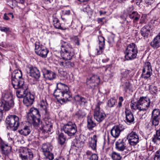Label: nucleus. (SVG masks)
<instances>
[{
  "instance_id": "7ed1b4c3",
  "label": "nucleus",
  "mask_w": 160,
  "mask_h": 160,
  "mask_svg": "<svg viewBox=\"0 0 160 160\" xmlns=\"http://www.w3.org/2000/svg\"><path fill=\"white\" fill-rule=\"evenodd\" d=\"M150 104V99L146 97H142L137 102L133 100L131 102L130 107L132 109H138L139 111L138 114L141 118H144L146 111L149 107Z\"/></svg>"
},
{
  "instance_id": "ea45409f",
  "label": "nucleus",
  "mask_w": 160,
  "mask_h": 160,
  "mask_svg": "<svg viewBox=\"0 0 160 160\" xmlns=\"http://www.w3.org/2000/svg\"><path fill=\"white\" fill-rule=\"evenodd\" d=\"M48 52V51L45 48V49L43 48L41 51L40 52V53H39L37 54L42 58H45L46 57Z\"/></svg>"
},
{
  "instance_id": "2eb2a0df",
  "label": "nucleus",
  "mask_w": 160,
  "mask_h": 160,
  "mask_svg": "<svg viewBox=\"0 0 160 160\" xmlns=\"http://www.w3.org/2000/svg\"><path fill=\"white\" fill-rule=\"evenodd\" d=\"M93 116L94 119L99 122H102L106 117L105 113L103 111L99 110L98 107L95 108Z\"/></svg>"
},
{
  "instance_id": "864d4df0",
  "label": "nucleus",
  "mask_w": 160,
  "mask_h": 160,
  "mask_svg": "<svg viewBox=\"0 0 160 160\" xmlns=\"http://www.w3.org/2000/svg\"><path fill=\"white\" fill-rule=\"evenodd\" d=\"M64 14L69 15L70 14V11L69 10L62 11Z\"/></svg>"
},
{
  "instance_id": "9b49d317",
  "label": "nucleus",
  "mask_w": 160,
  "mask_h": 160,
  "mask_svg": "<svg viewBox=\"0 0 160 160\" xmlns=\"http://www.w3.org/2000/svg\"><path fill=\"white\" fill-rule=\"evenodd\" d=\"M100 82L99 77L96 75L92 76L87 79V84L91 88L94 89Z\"/></svg>"
},
{
  "instance_id": "bb28decb",
  "label": "nucleus",
  "mask_w": 160,
  "mask_h": 160,
  "mask_svg": "<svg viewBox=\"0 0 160 160\" xmlns=\"http://www.w3.org/2000/svg\"><path fill=\"white\" fill-rule=\"evenodd\" d=\"M85 138H86V137L83 135H80L79 139L77 141L74 143L75 146L78 148L82 147L84 146L85 141Z\"/></svg>"
},
{
  "instance_id": "6e6d98bb",
  "label": "nucleus",
  "mask_w": 160,
  "mask_h": 160,
  "mask_svg": "<svg viewBox=\"0 0 160 160\" xmlns=\"http://www.w3.org/2000/svg\"><path fill=\"white\" fill-rule=\"evenodd\" d=\"M3 18L5 20H9V18L8 15L7 14L5 13L4 14Z\"/></svg>"
},
{
  "instance_id": "79ce46f5",
  "label": "nucleus",
  "mask_w": 160,
  "mask_h": 160,
  "mask_svg": "<svg viewBox=\"0 0 160 160\" xmlns=\"http://www.w3.org/2000/svg\"><path fill=\"white\" fill-rule=\"evenodd\" d=\"M86 114L81 110H79L76 113V116L78 118H83L86 115Z\"/></svg>"
},
{
  "instance_id": "4468645a",
  "label": "nucleus",
  "mask_w": 160,
  "mask_h": 160,
  "mask_svg": "<svg viewBox=\"0 0 160 160\" xmlns=\"http://www.w3.org/2000/svg\"><path fill=\"white\" fill-rule=\"evenodd\" d=\"M68 90L69 88L67 85L61 82L58 83L57 89L54 90L53 93L54 95L55 96L58 94V95L61 96V93L68 91Z\"/></svg>"
},
{
  "instance_id": "09e8293b",
  "label": "nucleus",
  "mask_w": 160,
  "mask_h": 160,
  "mask_svg": "<svg viewBox=\"0 0 160 160\" xmlns=\"http://www.w3.org/2000/svg\"><path fill=\"white\" fill-rule=\"evenodd\" d=\"M0 30L2 32H7L9 30V28L5 27H1Z\"/></svg>"
},
{
  "instance_id": "a19ab883",
  "label": "nucleus",
  "mask_w": 160,
  "mask_h": 160,
  "mask_svg": "<svg viewBox=\"0 0 160 160\" xmlns=\"http://www.w3.org/2000/svg\"><path fill=\"white\" fill-rule=\"evenodd\" d=\"M44 154L46 158L49 160H52L54 159L53 154L51 152H45Z\"/></svg>"
},
{
  "instance_id": "e433bc0d",
  "label": "nucleus",
  "mask_w": 160,
  "mask_h": 160,
  "mask_svg": "<svg viewBox=\"0 0 160 160\" xmlns=\"http://www.w3.org/2000/svg\"><path fill=\"white\" fill-rule=\"evenodd\" d=\"M1 149L2 151V153L5 155H7L10 152V148L8 146L4 143L2 146L1 147Z\"/></svg>"
},
{
  "instance_id": "0e129e2a",
  "label": "nucleus",
  "mask_w": 160,
  "mask_h": 160,
  "mask_svg": "<svg viewBox=\"0 0 160 160\" xmlns=\"http://www.w3.org/2000/svg\"><path fill=\"white\" fill-rule=\"evenodd\" d=\"M89 9V7L87 6L86 7L83 8V10L84 12H87V10Z\"/></svg>"
},
{
  "instance_id": "cd10ccee",
  "label": "nucleus",
  "mask_w": 160,
  "mask_h": 160,
  "mask_svg": "<svg viewBox=\"0 0 160 160\" xmlns=\"http://www.w3.org/2000/svg\"><path fill=\"white\" fill-rule=\"evenodd\" d=\"M97 139V137L96 135L91 137V140L89 142V144L90 147L93 150L96 149Z\"/></svg>"
},
{
  "instance_id": "4d7b16f0",
  "label": "nucleus",
  "mask_w": 160,
  "mask_h": 160,
  "mask_svg": "<svg viewBox=\"0 0 160 160\" xmlns=\"http://www.w3.org/2000/svg\"><path fill=\"white\" fill-rule=\"evenodd\" d=\"M146 3L148 4H151L154 0H145Z\"/></svg>"
},
{
  "instance_id": "f03ea898",
  "label": "nucleus",
  "mask_w": 160,
  "mask_h": 160,
  "mask_svg": "<svg viewBox=\"0 0 160 160\" xmlns=\"http://www.w3.org/2000/svg\"><path fill=\"white\" fill-rule=\"evenodd\" d=\"M61 54L62 59L58 61V65L60 67L66 68H71L74 66V63L66 60H70L74 55V51L71 44L68 42L63 40L60 42Z\"/></svg>"
},
{
  "instance_id": "72a5a7b5",
  "label": "nucleus",
  "mask_w": 160,
  "mask_h": 160,
  "mask_svg": "<svg viewBox=\"0 0 160 160\" xmlns=\"http://www.w3.org/2000/svg\"><path fill=\"white\" fill-rule=\"evenodd\" d=\"M152 141L155 143L157 144L160 142V130L156 131V134L152 138Z\"/></svg>"
},
{
  "instance_id": "aec40b11",
  "label": "nucleus",
  "mask_w": 160,
  "mask_h": 160,
  "mask_svg": "<svg viewBox=\"0 0 160 160\" xmlns=\"http://www.w3.org/2000/svg\"><path fill=\"white\" fill-rule=\"evenodd\" d=\"M42 71L44 78L47 79L52 80L56 77V73L51 71L43 68L42 70Z\"/></svg>"
},
{
  "instance_id": "20e7f679",
  "label": "nucleus",
  "mask_w": 160,
  "mask_h": 160,
  "mask_svg": "<svg viewBox=\"0 0 160 160\" xmlns=\"http://www.w3.org/2000/svg\"><path fill=\"white\" fill-rule=\"evenodd\" d=\"M138 51L137 46L134 43L129 44L125 51L124 58L127 60H132L137 57Z\"/></svg>"
},
{
  "instance_id": "39448f33",
  "label": "nucleus",
  "mask_w": 160,
  "mask_h": 160,
  "mask_svg": "<svg viewBox=\"0 0 160 160\" xmlns=\"http://www.w3.org/2000/svg\"><path fill=\"white\" fill-rule=\"evenodd\" d=\"M22 74L20 70H16L14 71L12 75V84L15 89H17L19 86L24 84V80L22 78Z\"/></svg>"
},
{
  "instance_id": "58836bf2",
  "label": "nucleus",
  "mask_w": 160,
  "mask_h": 160,
  "mask_svg": "<svg viewBox=\"0 0 160 160\" xmlns=\"http://www.w3.org/2000/svg\"><path fill=\"white\" fill-rule=\"evenodd\" d=\"M111 157L113 160H120L121 159L120 154L115 152H112Z\"/></svg>"
},
{
  "instance_id": "338daca9",
  "label": "nucleus",
  "mask_w": 160,
  "mask_h": 160,
  "mask_svg": "<svg viewBox=\"0 0 160 160\" xmlns=\"http://www.w3.org/2000/svg\"><path fill=\"white\" fill-rule=\"evenodd\" d=\"M99 12L100 13V16L102 15V14H105L106 13V12L104 11V12H103L101 11H99Z\"/></svg>"
},
{
  "instance_id": "de8ad7c7",
  "label": "nucleus",
  "mask_w": 160,
  "mask_h": 160,
  "mask_svg": "<svg viewBox=\"0 0 160 160\" xmlns=\"http://www.w3.org/2000/svg\"><path fill=\"white\" fill-rule=\"evenodd\" d=\"M90 160H98V157L96 154H92L89 158Z\"/></svg>"
},
{
  "instance_id": "c03bdc74",
  "label": "nucleus",
  "mask_w": 160,
  "mask_h": 160,
  "mask_svg": "<svg viewBox=\"0 0 160 160\" xmlns=\"http://www.w3.org/2000/svg\"><path fill=\"white\" fill-rule=\"evenodd\" d=\"M154 160H160V150L156 152L154 158Z\"/></svg>"
},
{
  "instance_id": "a18cd8bd",
  "label": "nucleus",
  "mask_w": 160,
  "mask_h": 160,
  "mask_svg": "<svg viewBox=\"0 0 160 160\" xmlns=\"http://www.w3.org/2000/svg\"><path fill=\"white\" fill-rule=\"evenodd\" d=\"M122 86H123L125 91H127L128 89H129L130 84L128 82H126Z\"/></svg>"
},
{
  "instance_id": "8fccbe9b",
  "label": "nucleus",
  "mask_w": 160,
  "mask_h": 160,
  "mask_svg": "<svg viewBox=\"0 0 160 160\" xmlns=\"http://www.w3.org/2000/svg\"><path fill=\"white\" fill-rule=\"evenodd\" d=\"M1 104H0V122L2 119L3 116V110L2 109V107H1L2 106Z\"/></svg>"
},
{
  "instance_id": "c85d7f7f",
  "label": "nucleus",
  "mask_w": 160,
  "mask_h": 160,
  "mask_svg": "<svg viewBox=\"0 0 160 160\" xmlns=\"http://www.w3.org/2000/svg\"><path fill=\"white\" fill-rule=\"evenodd\" d=\"M53 148V146L48 143H44L42 146V149L44 153L51 152Z\"/></svg>"
},
{
  "instance_id": "5701e85b",
  "label": "nucleus",
  "mask_w": 160,
  "mask_h": 160,
  "mask_svg": "<svg viewBox=\"0 0 160 160\" xmlns=\"http://www.w3.org/2000/svg\"><path fill=\"white\" fill-rule=\"evenodd\" d=\"M2 109L5 111H8L12 108L14 105V102H2L0 100Z\"/></svg>"
},
{
  "instance_id": "f257e3e1",
  "label": "nucleus",
  "mask_w": 160,
  "mask_h": 160,
  "mask_svg": "<svg viewBox=\"0 0 160 160\" xmlns=\"http://www.w3.org/2000/svg\"><path fill=\"white\" fill-rule=\"evenodd\" d=\"M41 110L44 112L43 122L41 121L40 115L38 110L32 108L27 116L28 122L32 123L34 126L39 128L43 133H49L53 129L52 120L48 111V104L46 98L42 99L39 103Z\"/></svg>"
},
{
  "instance_id": "49530a36",
  "label": "nucleus",
  "mask_w": 160,
  "mask_h": 160,
  "mask_svg": "<svg viewBox=\"0 0 160 160\" xmlns=\"http://www.w3.org/2000/svg\"><path fill=\"white\" fill-rule=\"evenodd\" d=\"M54 25L55 27L57 29L61 30H65L66 29L65 28H63L61 26L59 22L54 23Z\"/></svg>"
},
{
  "instance_id": "412c9836",
  "label": "nucleus",
  "mask_w": 160,
  "mask_h": 160,
  "mask_svg": "<svg viewBox=\"0 0 160 160\" xmlns=\"http://www.w3.org/2000/svg\"><path fill=\"white\" fill-rule=\"evenodd\" d=\"M30 75L36 79L38 80L40 77V73L39 70L36 67L29 68Z\"/></svg>"
},
{
  "instance_id": "9d476101",
  "label": "nucleus",
  "mask_w": 160,
  "mask_h": 160,
  "mask_svg": "<svg viewBox=\"0 0 160 160\" xmlns=\"http://www.w3.org/2000/svg\"><path fill=\"white\" fill-rule=\"evenodd\" d=\"M19 155L22 160H32L33 157L32 152L27 148L23 149L20 152Z\"/></svg>"
},
{
  "instance_id": "7c9ffc66",
  "label": "nucleus",
  "mask_w": 160,
  "mask_h": 160,
  "mask_svg": "<svg viewBox=\"0 0 160 160\" xmlns=\"http://www.w3.org/2000/svg\"><path fill=\"white\" fill-rule=\"evenodd\" d=\"M87 127L89 130H92L96 125V123L94 122L93 119L91 117L88 116L87 117Z\"/></svg>"
},
{
  "instance_id": "3c124183",
  "label": "nucleus",
  "mask_w": 160,
  "mask_h": 160,
  "mask_svg": "<svg viewBox=\"0 0 160 160\" xmlns=\"http://www.w3.org/2000/svg\"><path fill=\"white\" fill-rule=\"evenodd\" d=\"M149 88L150 90H151L152 92L154 93H155L156 92H157V87L156 86H153L151 88L149 86Z\"/></svg>"
},
{
  "instance_id": "b1692460",
  "label": "nucleus",
  "mask_w": 160,
  "mask_h": 160,
  "mask_svg": "<svg viewBox=\"0 0 160 160\" xmlns=\"http://www.w3.org/2000/svg\"><path fill=\"white\" fill-rule=\"evenodd\" d=\"M125 113L126 114V122L128 124L133 122L134 120V118L130 110L126 109Z\"/></svg>"
},
{
  "instance_id": "f704fd0d",
  "label": "nucleus",
  "mask_w": 160,
  "mask_h": 160,
  "mask_svg": "<svg viewBox=\"0 0 160 160\" xmlns=\"http://www.w3.org/2000/svg\"><path fill=\"white\" fill-rule=\"evenodd\" d=\"M129 17L130 18L133 19V22H135L139 20L140 16L137 12H133L131 14H129Z\"/></svg>"
},
{
  "instance_id": "f3484780",
  "label": "nucleus",
  "mask_w": 160,
  "mask_h": 160,
  "mask_svg": "<svg viewBox=\"0 0 160 160\" xmlns=\"http://www.w3.org/2000/svg\"><path fill=\"white\" fill-rule=\"evenodd\" d=\"M19 86H18L19 87L17 89H20L17 91L16 95L19 98H24L26 93L28 92V87L25 84H23L22 85H20Z\"/></svg>"
},
{
  "instance_id": "dca6fc26",
  "label": "nucleus",
  "mask_w": 160,
  "mask_h": 160,
  "mask_svg": "<svg viewBox=\"0 0 160 160\" xmlns=\"http://www.w3.org/2000/svg\"><path fill=\"white\" fill-rule=\"evenodd\" d=\"M61 96L58 95V94L54 96L57 99H61L64 102L70 101L72 99V94L69 90L63 92L61 93Z\"/></svg>"
},
{
  "instance_id": "ddd939ff",
  "label": "nucleus",
  "mask_w": 160,
  "mask_h": 160,
  "mask_svg": "<svg viewBox=\"0 0 160 160\" xmlns=\"http://www.w3.org/2000/svg\"><path fill=\"white\" fill-rule=\"evenodd\" d=\"M124 128V126L122 124L115 125L111 130V134L113 137L117 138L119 136L121 132L123 130Z\"/></svg>"
},
{
  "instance_id": "a878e982",
  "label": "nucleus",
  "mask_w": 160,
  "mask_h": 160,
  "mask_svg": "<svg viewBox=\"0 0 160 160\" xmlns=\"http://www.w3.org/2000/svg\"><path fill=\"white\" fill-rule=\"evenodd\" d=\"M151 45L153 48H156L160 47V32L151 42Z\"/></svg>"
},
{
  "instance_id": "4c0bfd02",
  "label": "nucleus",
  "mask_w": 160,
  "mask_h": 160,
  "mask_svg": "<svg viewBox=\"0 0 160 160\" xmlns=\"http://www.w3.org/2000/svg\"><path fill=\"white\" fill-rule=\"evenodd\" d=\"M58 143L62 145H63L66 141V138L64 137L63 134L60 133L58 136Z\"/></svg>"
},
{
  "instance_id": "69168bd1",
  "label": "nucleus",
  "mask_w": 160,
  "mask_h": 160,
  "mask_svg": "<svg viewBox=\"0 0 160 160\" xmlns=\"http://www.w3.org/2000/svg\"><path fill=\"white\" fill-rule=\"evenodd\" d=\"M103 68L105 69V71H107V70L110 71V68L109 67H104Z\"/></svg>"
},
{
  "instance_id": "37998d69",
  "label": "nucleus",
  "mask_w": 160,
  "mask_h": 160,
  "mask_svg": "<svg viewBox=\"0 0 160 160\" xmlns=\"http://www.w3.org/2000/svg\"><path fill=\"white\" fill-rule=\"evenodd\" d=\"M116 102V101L115 99L111 98L108 100L107 104L109 107H113Z\"/></svg>"
},
{
  "instance_id": "c9c22d12",
  "label": "nucleus",
  "mask_w": 160,
  "mask_h": 160,
  "mask_svg": "<svg viewBox=\"0 0 160 160\" xmlns=\"http://www.w3.org/2000/svg\"><path fill=\"white\" fill-rule=\"evenodd\" d=\"M45 47L38 42H36L35 44V52L37 54Z\"/></svg>"
},
{
  "instance_id": "bf43d9fd",
  "label": "nucleus",
  "mask_w": 160,
  "mask_h": 160,
  "mask_svg": "<svg viewBox=\"0 0 160 160\" xmlns=\"http://www.w3.org/2000/svg\"><path fill=\"white\" fill-rule=\"evenodd\" d=\"M102 103V102H100V101L98 102V103L97 105L96 108H97V107H98L99 108V109L100 110V106Z\"/></svg>"
},
{
  "instance_id": "6ab92c4d",
  "label": "nucleus",
  "mask_w": 160,
  "mask_h": 160,
  "mask_svg": "<svg viewBox=\"0 0 160 160\" xmlns=\"http://www.w3.org/2000/svg\"><path fill=\"white\" fill-rule=\"evenodd\" d=\"M98 46L96 48L97 54L99 55L101 54L103 52V50L104 48L105 39L102 36H99L98 37Z\"/></svg>"
},
{
  "instance_id": "774afa93",
  "label": "nucleus",
  "mask_w": 160,
  "mask_h": 160,
  "mask_svg": "<svg viewBox=\"0 0 160 160\" xmlns=\"http://www.w3.org/2000/svg\"><path fill=\"white\" fill-rule=\"evenodd\" d=\"M54 160H64V158H63L59 157L58 158H57Z\"/></svg>"
},
{
  "instance_id": "6e6552de",
  "label": "nucleus",
  "mask_w": 160,
  "mask_h": 160,
  "mask_svg": "<svg viewBox=\"0 0 160 160\" xmlns=\"http://www.w3.org/2000/svg\"><path fill=\"white\" fill-rule=\"evenodd\" d=\"M160 121V110L158 109H154L152 113L150 121L152 125L155 126H158Z\"/></svg>"
},
{
  "instance_id": "c756f323",
  "label": "nucleus",
  "mask_w": 160,
  "mask_h": 160,
  "mask_svg": "<svg viewBox=\"0 0 160 160\" xmlns=\"http://www.w3.org/2000/svg\"><path fill=\"white\" fill-rule=\"evenodd\" d=\"M18 132L21 135L26 136L30 133L31 130L29 127L25 126L22 129L19 130Z\"/></svg>"
},
{
  "instance_id": "4be33fe9",
  "label": "nucleus",
  "mask_w": 160,
  "mask_h": 160,
  "mask_svg": "<svg viewBox=\"0 0 160 160\" xmlns=\"http://www.w3.org/2000/svg\"><path fill=\"white\" fill-rule=\"evenodd\" d=\"M116 149L120 151H122L126 148V145L124 139H119L115 142Z\"/></svg>"
},
{
  "instance_id": "0eeeda50",
  "label": "nucleus",
  "mask_w": 160,
  "mask_h": 160,
  "mask_svg": "<svg viewBox=\"0 0 160 160\" xmlns=\"http://www.w3.org/2000/svg\"><path fill=\"white\" fill-rule=\"evenodd\" d=\"M63 129L64 132L69 136L74 135L77 132L76 124L71 122H69L64 125Z\"/></svg>"
},
{
  "instance_id": "2f4dec72",
  "label": "nucleus",
  "mask_w": 160,
  "mask_h": 160,
  "mask_svg": "<svg viewBox=\"0 0 160 160\" xmlns=\"http://www.w3.org/2000/svg\"><path fill=\"white\" fill-rule=\"evenodd\" d=\"M74 99L79 104H84L87 102V101L86 98L77 95L74 97Z\"/></svg>"
},
{
  "instance_id": "423d86ee",
  "label": "nucleus",
  "mask_w": 160,
  "mask_h": 160,
  "mask_svg": "<svg viewBox=\"0 0 160 160\" xmlns=\"http://www.w3.org/2000/svg\"><path fill=\"white\" fill-rule=\"evenodd\" d=\"M6 123L12 128L13 131H16L19 126L20 122L19 118L15 115L8 116L6 119Z\"/></svg>"
},
{
  "instance_id": "a211bd4d",
  "label": "nucleus",
  "mask_w": 160,
  "mask_h": 160,
  "mask_svg": "<svg viewBox=\"0 0 160 160\" xmlns=\"http://www.w3.org/2000/svg\"><path fill=\"white\" fill-rule=\"evenodd\" d=\"M34 99V95L28 92L23 98V103L27 106H30L33 104Z\"/></svg>"
},
{
  "instance_id": "e2e57ef3",
  "label": "nucleus",
  "mask_w": 160,
  "mask_h": 160,
  "mask_svg": "<svg viewBox=\"0 0 160 160\" xmlns=\"http://www.w3.org/2000/svg\"><path fill=\"white\" fill-rule=\"evenodd\" d=\"M53 22L54 23H58L59 22V20L57 18H55L53 20Z\"/></svg>"
},
{
  "instance_id": "1a4fd4ad",
  "label": "nucleus",
  "mask_w": 160,
  "mask_h": 160,
  "mask_svg": "<svg viewBox=\"0 0 160 160\" xmlns=\"http://www.w3.org/2000/svg\"><path fill=\"white\" fill-rule=\"evenodd\" d=\"M152 71L151 63L149 62H145L142 70V78L145 79L149 78L152 73Z\"/></svg>"
},
{
  "instance_id": "680f3d73",
  "label": "nucleus",
  "mask_w": 160,
  "mask_h": 160,
  "mask_svg": "<svg viewBox=\"0 0 160 160\" xmlns=\"http://www.w3.org/2000/svg\"><path fill=\"white\" fill-rule=\"evenodd\" d=\"M4 143L3 141L0 138V148H1L2 146L3 145Z\"/></svg>"
},
{
  "instance_id": "473e14b6",
  "label": "nucleus",
  "mask_w": 160,
  "mask_h": 160,
  "mask_svg": "<svg viewBox=\"0 0 160 160\" xmlns=\"http://www.w3.org/2000/svg\"><path fill=\"white\" fill-rule=\"evenodd\" d=\"M3 101L2 102H14L12 96L9 92L3 93L2 95Z\"/></svg>"
},
{
  "instance_id": "393cba45",
  "label": "nucleus",
  "mask_w": 160,
  "mask_h": 160,
  "mask_svg": "<svg viewBox=\"0 0 160 160\" xmlns=\"http://www.w3.org/2000/svg\"><path fill=\"white\" fill-rule=\"evenodd\" d=\"M140 33L144 39L147 38L150 33V29L149 26H145L143 27L141 30Z\"/></svg>"
},
{
  "instance_id": "13d9d810",
  "label": "nucleus",
  "mask_w": 160,
  "mask_h": 160,
  "mask_svg": "<svg viewBox=\"0 0 160 160\" xmlns=\"http://www.w3.org/2000/svg\"><path fill=\"white\" fill-rule=\"evenodd\" d=\"M74 42L76 44H77L78 45H79V42L78 38H77L75 39Z\"/></svg>"
},
{
  "instance_id": "052dcab7",
  "label": "nucleus",
  "mask_w": 160,
  "mask_h": 160,
  "mask_svg": "<svg viewBox=\"0 0 160 160\" xmlns=\"http://www.w3.org/2000/svg\"><path fill=\"white\" fill-rule=\"evenodd\" d=\"M7 15H8L9 18H11L12 19L14 18L13 15L12 13H9L7 14Z\"/></svg>"
},
{
  "instance_id": "603ef678",
  "label": "nucleus",
  "mask_w": 160,
  "mask_h": 160,
  "mask_svg": "<svg viewBox=\"0 0 160 160\" xmlns=\"http://www.w3.org/2000/svg\"><path fill=\"white\" fill-rule=\"evenodd\" d=\"M133 6L132 5H131L127 8V11L128 13H129L133 10Z\"/></svg>"
},
{
  "instance_id": "f8f14e48",
  "label": "nucleus",
  "mask_w": 160,
  "mask_h": 160,
  "mask_svg": "<svg viewBox=\"0 0 160 160\" xmlns=\"http://www.w3.org/2000/svg\"><path fill=\"white\" fill-rule=\"evenodd\" d=\"M127 139L130 144L132 146H135L139 142V136L135 132H132L128 136Z\"/></svg>"
},
{
  "instance_id": "5fc2aeb1",
  "label": "nucleus",
  "mask_w": 160,
  "mask_h": 160,
  "mask_svg": "<svg viewBox=\"0 0 160 160\" xmlns=\"http://www.w3.org/2000/svg\"><path fill=\"white\" fill-rule=\"evenodd\" d=\"M60 74H61V76L64 77L66 76L67 73L66 72L62 71L60 72Z\"/></svg>"
}]
</instances>
